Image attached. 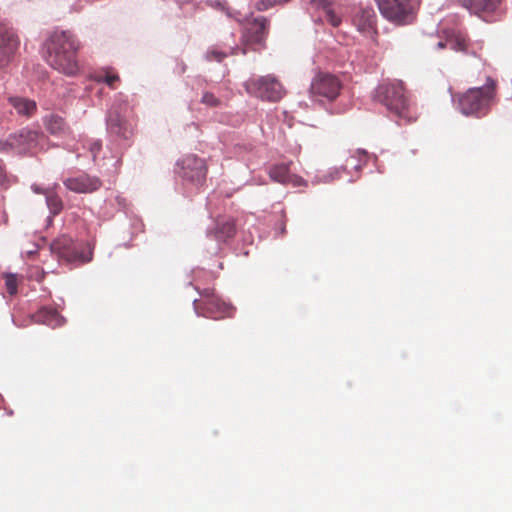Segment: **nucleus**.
Instances as JSON below:
<instances>
[{
  "label": "nucleus",
  "mask_w": 512,
  "mask_h": 512,
  "mask_svg": "<svg viewBox=\"0 0 512 512\" xmlns=\"http://www.w3.org/2000/svg\"><path fill=\"white\" fill-rule=\"evenodd\" d=\"M245 89L250 95L271 102L279 101L285 94L282 84L272 75L249 79Z\"/></svg>",
  "instance_id": "6"
},
{
  "label": "nucleus",
  "mask_w": 512,
  "mask_h": 512,
  "mask_svg": "<svg viewBox=\"0 0 512 512\" xmlns=\"http://www.w3.org/2000/svg\"><path fill=\"white\" fill-rule=\"evenodd\" d=\"M126 106L110 110L106 124L107 131L118 138L128 140L133 136L135 123L126 115Z\"/></svg>",
  "instance_id": "10"
},
{
  "label": "nucleus",
  "mask_w": 512,
  "mask_h": 512,
  "mask_svg": "<svg viewBox=\"0 0 512 512\" xmlns=\"http://www.w3.org/2000/svg\"><path fill=\"white\" fill-rule=\"evenodd\" d=\"M5 286H6L7 292L10 295H15L17 293V287H18V282H17L16 276L13 274L6 275L5 276Z\"/></svg>",
  "instance_id": "25"
},
{
  "label": "nucleus",
  "mask_w": 512,
  "mask_h": 512,
  "mask_svg": "<svg viewBox=\"0 0 512 512\" xmlns=\"http://www.w3.org/2000/svg\"><path fill=\"white\" fill-rule=\"evenodd\" d=\"M267 34V20L264 17L247 19L242 33V54H246L248 50L263 48Z\"/></svg>",
  "instance_id": "7"
},
{
  "label": "nucleus",
  "mask_w": 512,
  "mask_h": 512,
  "mask_svg": "<svg viewBox=\"0 0 512 512\" xmlns=\"http://www.w3.org/2000/svg\"><path fill=\"white\" fill-rule=\"evenodd\" d=\"M310 11L320 12V19L326 20L333 27H338L341 24V17L335 12L332 3L329 0H310Z\"/></svg>",
  "instance_id": "15"
},
{
  "label": "nucleus",
  "mask_w": 512,
  "mask_h": 512,
  "mask_svg": "<svg viewBox=\"0 0 512 512\" xmlns=\"http://www.w3.org/2000/svg\"><path fill=\"white\" fill-rule=\"evenodd\" d=\"M444 46H445V45H444V43H443V42H439V43H438V47L443 48Z\"/></svg>",
  "instance_id": "33"
},
{
  "label": "nucleus",
  "mask_w": 512,
  "mask_h": 512,
  "mask_svg": "<svg viewBox=\"0 0 512 512\" xmlns=\"http://www.w3.org/2000/svg\"><path fill=\"white\" fill-rule=\"evenodd\" d=\"M7 414H8L9 416H12V415H13V411H12V410H8V411H7Z\"/></svg>",
  "instance_id": "34"
},
{
  "label": "nucleus",
  "mask_w": 512,
  "mask_h": 512,
  "mask_svg": "<svg viewBox=\"0 0 512 512\" xmlns=\"http://www.w3.org/2000/svg\"><path fill=\"white\" fill-rule=\"evenodd\" d=\"M104 81L109 87L114 88L115 82L119 81V76L117 74H107Z\"/></svg>",
  "instance_id": "28"
},
{
  "label": "nucleus",
  "mask_w": 512,
  "mask_h": 512,
  "mask_svg": "<svg viewBox=\"0 0 512 512\" xmlns=\"http://www.w3.org/2000/svg\"><path fill=\"white\" fill-rule=\"evenodd\" d=\"M5 179V173L2 165L0 164V183H2Z\"/></svg>",
  "instance_id": "32"
},
{
  "label": "nucleus",
  "mask_w": 512,
  "mask_h": 512,
  "mask_svg": "<svg viewBox=\"0 0 512 512\" xmlns=\"http://www.w3.org/2000/svg\"><path fill=\"white\" fill-rule=\"evenodd\" d=\"M382 16L397 25L412 21L413 9L410 0H375Z\"/></svg>",
  "instance_id": "9"
},
{
  "label": "nucleus",
  "mask_w": 512,
  "mask_h": 512,
  "mask_svg": "<svg viewBox=\"0 0 512 512\" xmlns=\"http://www.w3.org/2000/svg\"><path fill=\"white\" fill-rule=\"evenodd\" d=\"M238 51H240V48H230V52L226 53L222 50L218 49L217 47H212L209 49L206 54L205 58L207 61H216V62H222L228 55H236L238 54Z\"/></svg>",
  "instance_id": "24"
},
{
  "label": "nucleus",
  "mask_w": 512,
  "mask_h": 512,
  "mask_svg": "<svg viewBox=\"0 0 512 512\" xmlns=\"http://www.w3.org/2000/svg\"><path fill=\"white\" fill-rule=\"evenodd\" d=\"M20 41L13 28L0 22V69L13 59Z\"/></svg>",
  "instance_id": "13"
},
{
  "label": "nucleus",
  "mask_w": 512,
  "mask_h": 512,
  "mask_svg": "<svg viewBox=\"0 0 512 512\" xmlns=\"http://www.w3.org/2000/svg\"><path fill=\"white\" fill-rule=\"evenodd\" d=\"M51 250L67 263L84 264L90 262L93 258V251L89 244L76 242L64 235L51 243Z\"/></svg>",
  "instance_id": "4"
},
{
  "label": "nucleus",
  "mask_w": 512,
  "mask_h": 512,
  "mask_svg": "<svg viewBox=\"0 0 512 512\" xmlns=\"http://www.w3.org/2000/svg\"><path fill=\"white\" fill-rule=\"evenodd\" d=\"M200 296L201 299L193 302L198 315L216 320L233 317L235 309L221 300L213 288L204 289L200 292Z\"/></svg>",
  "instance_id": "5"
},
{
  "label": "nucleus",
  "mask_w": 512,
  "mask_h": 512,
  "mask_svg": "<svg viewBox=\"0 0 512 512\" xmlns=\"http://www.w3.org/2000/svg\"><path fill=\"white\" fill-rule=\"evenodd\" d=\"M46 204L53 216L61 213L64 208L62 198L52 189L48 188L45 191Z\"/></svg>",
  "instance_id": "23"
},
{
  "label": "nucleus",
  "mask_w": 512,
  "mask_h": 512,
  "mask_svg": "<svg viewBox=\"0 0 512 512\" xmlns=\"http://www.w3.org/2000/svg\"><path fill=\"white\" fill-rule=\"evenodd\" d=\"M46 60L55 70L74 75L78 71L77 51L79 44L68 31H54L46 41Z\"/></svg>",
  "instance_id": "1"
},
{
  "label": "nucleus",
  "mask_w": 512,
  "mask_h": 512,
  "mask_svg": "<svg viewBox=\"0 0 512 512\" xmlns=\"http://www.w3.org/2000/svg\"><path fill=\"white\" fill-rule=\"evenodd\" d=\"M64 186L74 193H93L102 186L101 180L96 176H90L82 173L77 176H71L63 181Z\"/></svg>",
  "instance_id": "14"
},
{
  "label": "nucleus",
  "mask_w": 512,
  "mask_h": 512,
  "mask_svg": "<svg viewBox=\"0 0 512 512\" xmlns=\"http://www.w3.org/2000/svg\"><path fill=\"white\" fill-rule=\"evenodd\" d=\"M453 49L457 51H467L468 48V40L465 37H456L454 41H452Z\"/></svg>",
  "instance_id": "26"
},
{
  "label": "nucleus",
  "mask_w": 512,
  "mask_h": 512,
  "mask_svg": "<svg viewBox=\"0 0 512 512\" xmlns=\"http://www.w3.org/2000/svg\"><path fill=\"white\" fill-rule=\"evenodd\" d=\"M496 81L488 77L482 87L468 89L459 99L460 111L465 115L477 117L487 114L496 94Z\"/></svg>",
  "instance_id": "3"
},
{
  "label": "nucleus",
  "mask_w": 512,
  "mask_h": 512,
  "mask_svg": "<svg viewBox=\"0 0 512 512\" xmlns=\"http://www.w3.org/2000/svg\"><path fill=\"white\" fill-rule=\"evenodd\" d=\"M35 139V132L21 131L19 134L10 135L5 141H0V150L8 152L12 149H16L22 152L28 148V143Z\"/></svg>",
  "instance_id": "17"
},
{
  "label": "nucleus",
  "mask_w": 512,
  "mask_h": 512,
  "mask_svg": "<svg viewBox=\"0 0 512 512\" xmlns=\"http://www.w3.org/2000/svg\"><path fill=\"white\" fill-rule=\"evenodd\" d=\"M278 0H262L260 3H258L257 8L259 10H265L268 7L274 5Z\"/></svg>",
  "instance_id": "29"
},
{
  "label": "nucleus",
  "mask_w": 512,
  "mask_h": 512,
  "mask_svg": "<svg viewBox=\"0 0 512 512\" xmlns=\"http://www.w3.org/2000/svg\"><path fill=\"white\" fill-rule=\"evenodd\" d=\"M505 0H455V3L471 15L486 21L498 20L504 13L503 4Z\"/></svg>",
  "instance_id": "8"
},
{
  "label": "nucleus",
  "mask_w": 512,
  "mask_h": 512,
  "mask_svg": "<svg viewBox=\"0 0 512 512\" xmlns=\"http://www.w3.org/2000/svg\"><path fill=\"white\" fill-rule=\"evenodd\" d=\"M46 130L56 137H67L71 134L69 125L65 119L58 114H50L44 118Z\"/></svg>",
  "instance_id": "19"
},
{
  "label": "nucleus",
  "mask_w": 512,
  "mask_h": 512,
  "mask_svg": "<svg viewBox=\"0 0 512 512\" xmlns=\"http://www.w3.org/2000/svg\"><path fill=\"white\" fill-rule=\"evenodd\" d=\"M202 103L210 106V107H216L220 104V100L216 98L212 93L205 92L201 99Z\"/></svg>",
  "instance_id": "27"
},
{
  "label": "nucleus",
  "mask_w": 512,
  "mask_h": 512,
  "mask_svg": "<svg viewBox=\"0 0 512 512\" xmlns=\"http://www.w3.org/2000/svg\"><path fill=\"white\" fill-rule=\"evenodd\" d=\"M9 104L19 115L31 117L37 110L36 102L23 97H9Z\"/></svg>",
  "instance_id": "22"
},
{
  "label": "nucleus",
  "mask_w": 512,
  "mask_h": 512,
  "mask_svg": "<svg viewBox=\"0 0 512 512\" xmlns=\"http://www.w3.org/2000/svg\"><path fill=\"white\" fill-rule=\"evenodd\" d=\"M357 30L367 35L376 33V15L372 8L360 9L353 17Z\"/></svg>",
  "instance_id": "16"
},
{
  "label": "nucleus",
  "mask_w": 512,
  "mask_h": 512,
  "mask_svg": "<svg viewBox=\"0 0 512 512\" xmlns=\"http://www.w3.org/2000/svg\"><path fill=\"white\" fill-rule=\"evenodd\" d=\"M236 234L235 221L232 218H220L215 227L208 231L207 235L218 242H226Z\"/></svg>",
  "instance_id": "18"
},
{
  "label": "nucleus",
  "mask_w": 512,
  "mask_h": 512,
  "mask_svg": "<svg viewBox=\"0 0 512 512\" xmlns=\"http://www.w3.org/2000/svg\"><path fill=\"white\" fill-rule=\"evenodd\" d=\"M34 321L51 327H58L64 323V318L54 308L43 307L34 314Z\"/></svg>",
  "instance_id": "21"
},
{
  "label": "nucleus",
  "mask_w": 512,
  "mask_h": 512,
  "mask_svg": "<svg viewBox=\"0 0 512 512\" xmlns=\"http://www.w3.org/2000/svg\"><path fill=\"white\" fill-rule=\"evenodd\" d=\"M341 88V82L336 76L320 73L313 79L310 92L313 96H319L333 101L338 97Z\"/></svg>",
  "instance_id": "12"
},
{
  "label": "nucleus",
  "mask_w": 512,
  "mask_h": 512,
  "mask_svg": "<svg viewBox=\"0 0 512 512\" xmlns=\"http://www.w3.org/2000/svg\"><path fill=\"white\" fill-rule=\"evenodd\" d=\"M32 190H33L35 193H37V194H44V195H45V191H46L47 189H42V188H40V187H39V186H37V185H33V186H32Z\"/></svg>",
  "instance_id": "31"
},
{
  "label": "nucleus",
  "mask_w": 512,
  "mask_h": 512,
  "mask_svg": "<svg viewBox=\"0 0 512 512\" xmlns=\"http://www.w3.org/2000/svg\"><path fill=\"white\" fill-rule=\"evenodd\" d=\"M375 97L394 116L405 123L414 122L418 118L416 107L404 83L400 80L379 85Z\"/></svg>",
  "instance_id": "2"
},
{
  "label": "nucleus",
  "mask_w": 512,
  "mask_h": 512,
  "mask_svg": "<svg viewBox=\"0 0 512 512\" xmlns=\"http://www.w3.org/2000/svg\"><path fill=\"white\" fill-rule=\"evenodd\" d=\"M269 176L273 181L280 184L300 185L303 181L301 178L290 174L287 164L272 166L269 170Z\"/></svg>",
  "instance_id": "20"
},
{
  "label": "nucleus",
  "mask_w": 512,
  "mask_h": 512,
  "mask_svg": "<svg viewBox=\"0 0 512 512\" xmlns=\"http://www.w3.org/2000/svg\"><path fill=\"white\" fill-rule=\"evenodd\" d=\"M180 176L196 185H202L207 175V165L204 159L197 155H186L178 163Z\"/></svg>",
  "instance_id": "11"
},
{
  "label": "nucleus",
  "mask_w": 512,
  "mask_h": 512,
  "mask_svg": "<svg viewBox=\"0 0 512 512\" xmlns=\"http://www.w3.org/2000/svg\"><path fill=\"white\" fill-rule=\"evenodd\" d=\"M89 149L93 154V158H95L98 152L101 150V143L99 141H94L93 143H91Z\"/></svg>",
  "instance_id": "30"
}]
</instances>
